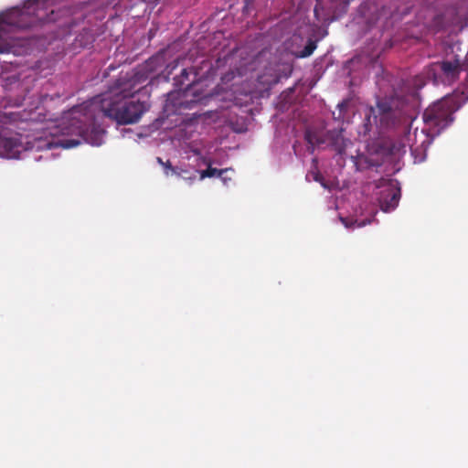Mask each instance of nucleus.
<instances>
[{
  "label": "nucleus",
  "mask_w": 468,
  "mask_h": 468,
  "mask_svg": "<svg viewBox=\"0 0 468 468\" xmlns=\"http://www.w3.org/2000/svg\"><path fill=\"white\" fill-rule=\"evenodd\" d=\"M139 84L141 79L134 75L108 91L73 107L64 113L58 124H45L27 135H0V157L18 159L27 150L70 149L83 143L101 146L106 135L101 123L104 117L119 124H133L149 110L148 101L139 98Z\"/></svg>",
  "instance_id": "obj_1"
},
{
  "label": "nucleus",
  "mask_w": 468,
  "mask_h": 468,
  "mask_svg": "<svg viewBox=\"0 0 468 468\" xmlns=\"http://www.w3.org/2000/svg\"><path fill=\"white\" fill-rule=\"evenodd\" d=\"M467 101L468 93L456 90L453 94L434 102L423 112L424 127L420 132L416 127L413 134L410 132L403 142L373 143L367 145L366 153L361 154L356 150V154H354L353 143L347 140L343 142V146L338 150L339 154L349 157L356 170L362 171L371 166L380 165L388 159L399 158L406 153L407 146L410 148L413 154L418 152L425 153L433 138L452 123V113Z\"/></svg>",
  "instance_id": "obj_2"
},
{
  "label": "nucleus",
  "mask_w": 468,
  "mask_h": 468,
  "mask_svg": "<svg viewBox=\"0 0 468 468\" xmlns=\"http://www.w3.org/2000/svg\"><path fill=\"white\" fill-rule=\"evenodd\" d=\"M54 3L55 0H27L22 5L0 12V54L22 56L31 52L33 40L15 35L19 30L56 21Z\"/></svg>",
  "instance_id": "obj_3"
},
{
  "label": "nucleus",
  "mask_w": 468,
  "mask_h": 468,
  "mask_svg": "<svg viewBox=\"0 0 468 468\" xmlns=\"http://www.w3.org/2000/svg\"><path fill=\"white\" fill-rule=\"evenodd\" d=\"M365 122L363 131L359 130L360 136L368 133H380L382 129L388 128L395 123L396 112L388 101H378L376 108L367 107L364 111Z\"/></svg>",
  "instance_id": "obj_4"
},
{
  "label": "nucleus",
  "mask_w": 468,
  "mask_h": 468,
  "mask_svg": "<svg viewBox=\"0 0 468 468\" xmlns=\"http://www.w3.org/2000/svg\"><path fill=\"white\" fill-rule=\"evenodd\" d=\"M183 159L187 161L190 167V175L199 174V180L207 177H218L229 172V169H217L212 167L210 158L205 156L199 149L193 144V146H187L184 149Z\"/></svg>",
  "instance_id": "obj_5"
},
{
  "label": "nucleus",
  "mask_w": 468,
  "mask_h": 468,
  "mask_svg": "<svg viewBox=\"0 0 468 468\" xmlns=\"http://www.w3.org/2000/svg\"><path fill=\"white\" fill-rule=\"evenodd\" d=\"M464 69L465 65L461 63V59L454 57L431 64L426 74L436 85L451 84Z\"/></svg>",
  "instance_id": "obj_6"
},
{
  "label": "nucleus",
  "mask_w": 468,
  "mask_h": 468,
  "mask_svg": "<svg viewBox=\"0 0 468 468\" xmlns=\"http://www.w3.org/2000/svg\"><path fill=\"white\" fill-rule=\"evenodd\" d=\"M378 202L382 211L390 212L394 210L400 198L399 183L395 179H384L378 186Z\"/></svg>",
  "instance_id": "obj_7"
},
{
  "label": "nucleus",
  "mask_w": 468,
  "mask_h": 468,
  "mask_svg": "<svg viewBox=\"0 0 468 468\" xmlns=\"http://www.w3.org/2000/svg\"><path fill=\"white\" fill-rule=\"evenodd\" d=\"M187 146H193V143L184 144L180 149V156L181 161L180 164L176 166H173L170 161L164 162L160 157L157 158V162L163 166L164 172L166 176L175 175L176 176L181 177L183 180L187 182L188 184H192L196 180L195 175H190V167L187 165V161L183 159V152Z\"/></svg>",
  "instance_id": "obj_8"
},
{
  "label": "nucleus",
  "mask_w": 468,
  "mask_h": 468,
  "mask_svg": "<svg viewBox=\"0 0 468 468\" xmlns=\"http://www.w3.org/2000/svg\"><path fill=\"white\" fill-rule=\"evenodd\" d=\"M363 217L364 212L362 208H359V211L356 210L355 215L352 216L350 218L341 217L340 220L346 229H354L356 228L365 227L367 224H369L371 222L370 218H364Z\"/></svg>",
  "instance_id": "obj_9"
},
{
  "label": "nucleus",
  "mask_w": 468,
  "mask_h": 468,
  "mask_svg": "<svg viewBox=\"0 0 468 468\" xmlns=\"http://www.w3.org/2000/svg\"><path fill=\"white\" fill-rule=\"evenodd\" d=\"M197 85L189 87L184 92V98L186 100L181 101L180 104L185 108H192L193 104L206 103L205 101L207 100V97L197 94Z\"/></svg>",
  "instance_id": "obj_10"
},
{
  "label": "nucleus",
  "mask_w": 468,
  "mask_h": 468,
  "mask_svg": "<svg viewBox=\"0 0 468 468\" xmlns=\"http://www.w3.org/2000/svg\"><path fill=\"white\" fill-rule=\"evenodd\" d=\"M316 161L314 160V165H316ZM316 169V166H314V169L310 171L307 175H306V178L310 181V180H314V181H317V182H321L322 186L324 187H327V186L322 181V177L320 176V174L318 173V171L315 170Z\"/></svg>",
  "instance_id": "obj_11"
},
{
  "label": "nucleus",
  "mask_w": 468,
  "mask_h": 468,
  "mask_svg": "<svg viewBox=\"0 0 468 468\" xmlns=\"http://www.w3.org/2000/svg\"><path fill=\"white\" fill-rule=\"evenodd\" d=\"M316 48V44L314 42V41H310L306 46L305 48H303V50L301 52L300 54V57L301 58H305V57H309L310 55L313 54V52L314 51V49Z\"/></svg>",
  "instance_id": "obj_12"
},
{
  "label": "nucleus",
  "mask_w": 468,
  "mask_h": 468,
  "mask_svg": "<svg viewBox=\"0 0 468 468\" xmlns=\"http://www.w3.org/2000/svg\"><path fill=\"white\" fill-rule=\"evenodd\" d=\"M306 139L312 145H314L315 144H320V142L315 138V136L311 132H307Z\"/></svg>",
  "instance_id": "obj_13"
},
{
  "label": "nucleus",
  "mask_w": 468,
  "mask_h": 468,
  "mask_svg": "<svg viewBox=\"0 0 468 468\" xmlns=\"http://www.w3.org/2000/svg\"><path fill=\"white\" fill-rule=\"evenodd\" d=\"M263 77H261V80L260 81L261 82H263L267 88H269L270 86H271L272 84L276 83L277 82V78L276 77H271L270 80H262Z\"/></svg>",
  "instance_id": "obj_14"
},
{
  "label": "nucleus",
  "mask_w": 468,
  "mask_h": 468,
  "mask_svg": "<svg viewBox=\"0 0 468 468\" xmlns=\"http://www.w3.org/2000/svg\"><path fill=\"white\" fill-rule=\"evenodd\" d=\"M218 177L222 180V182L225 186H229L228 182L231 180L230 177H228L224 175H222L221 176H218Z\"/></svg>",
  "instance_id": "obj_15"
},
{
  "label": "nucleus",
  "mask_w": 468,
  "mask_h": 468,
  "mask_svg": "<svg viewBox=\"0 0 468 468\" xmlns=\"http://www.w3.org/2000/svg\"><path fill=\"white\" fill-rule=\"evenodd\" d=\"M344 106H345V103H344V102H342V103H339V104H338V107L340 108V110H341Z\"/></svg>",
  "instance_id": "obj_16"
},
{
  "label": "nucleus",
  "mask_w": 468,
  "mask_h": 468,
  "mask_svg": "<svg viewBox=\"0 0 468 468\" xmlns=\"http://www.w3.org/2000/svg\"><path fill=\"white\" fill-rule=\"evenodd\" d=\"M182 73L186 75V74H187V69H184L182 70Z\"/></svg>",
  "instance_id": "obj_17"
},
{
  "label": "nucleus",
  "mask_w": 468,
  "mask_h": 468,
  "mask_svg": "<svg viewBox=\"0 0 468 468\" xmlns=\"http://www.w3.org/2000/svg\"><path fill=\"white\" fill-rule=\"evenodd\" d=\"M418 88H421L423 84L421 85H419V84H416Z\"/></svg>",
  "instance_id": "obj_18"
}]
</instances>
